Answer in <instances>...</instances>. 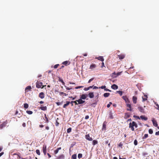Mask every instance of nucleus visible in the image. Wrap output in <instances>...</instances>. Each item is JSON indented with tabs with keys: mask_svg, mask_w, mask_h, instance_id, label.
I'll list each match as a JSON object with an SVG mask.
<instances>
[{
	"mask_svg": "<svg viewBox=\"0 0 159 159\" xmlns=\"http://www.w3.org/2000/svg\"><path fill=\"white\" fill-rule=\"evenodd\" d=\"M46 85H43L42 82H37L36 83V87L38 88H43Z\"/></svg>",
	"mask_w": 159,
	"mask_h": 159,
	"instance_id": "nucleus-1",
	"label": "nucleus"
},
{
	"mask_svg": "<svg viewBox=\"0 0 159 159\" xmlns=\"http://www.w3.org/2000/svg\"><path fill=\"white\" fill-rule=\"evenodd\" d=\"M129 126L131 128V129H134V127H135V128L137 127V125L134 121H133L132 123H130L129 124Z\"/></svg>",
	"mask_w": 159,
	"mask_h": 159,
	"instance_id": "nucleus-2",
	"label": "nucleus"
},
{
	"mask_svg": "<svg viewBox=\"0 0 159 159\" xmlns=\"http://www.w3.org/2000/svg\"><path fill=\"white\" fill-rule=\"evenodd\" d=\"M7 123L8 122L7 120L4 122L2 124L0 125V128L2 129L5 127Z\"/></svg>",
	"mask_w": 159,
	"mask_h": 159,
	"instance_id": "nucleus-3",
	"label": "nucleus"
},
{
	"mask_svg": "<svg viewBox=\"0 0 159 159\" xmlns=\"http://www.w3.org/2000/svg\"><path fill=\"white\" fill-rule=\"evenodd\" d=\"M122 98L125 101L126 104L129 103V101L126 96H123Z\"/></svg>",
	"mask_w": 159,
	"mask_h": 159,
	"instance_id": "nucleus-4",
	"label": "nucleus"
},
{
	"mask_svg": "<svg viewBox=\"0 0 159 159\" xmlns=\"http://www.w3.org/2000/svg\"><path fill=\"white\" fill-rule=\"evenodd\" d=\"M39 97L41 99L45 97L44 93L43 92L40 93L39 95Z\"/></svg>",
	"mask_w": 159,
	"mask_h": 159,
	"instance_id": "nucleus-5",
	"label": "nucleus"
},
{
	"mask_svg": "<svg viewBox=\"0 0 159 159\" xmlns=\"http://www.w3.org/2000/svg\"><path fill=\"white\" fill-rule=\"evenodd\" d=\"M126 106L127 107L129 108H127V110L129 111H132L131 106L130 104H129V103H127Z\"/></svg>",
	"mask_w": 159,
	"mask_h": 159,
	"instance_id": "nucleus-6",
	"label": "nucleus"
},
{
	"mask_svg": "<svg viewBox=\"0 0 159 159\" xmlns=\"http://www.w3.org/2000/svg\"><path fill=\"white\" fill-rule=\"evenodd\" d=\"M43 152L44 155L46 154L47 148L46 145H44L43 147Z\"/></svg>",
	"mask_w": 159,
	"mask_h": 159,
	"instance_id": "nucleus-7",
	"label": "nucleus"
},
{
	"mask_svg": "<svg viewBox=\"0 0 159 159\" xmlns=\"http://www.w3.org/2000/svg\"><path fill=\"white\" fill-rule=\"evenodd\" d=\"M85 138L87 140H88L89 141H91L93 140L92 138L90 137L89 134L86 135H85Z\"/></svg>",
	"mask_w": 159,
	"mask_h": 159,
	"instance_id": "nucleus-8",
	"label": "nucleus"
},
{
	"mask_svg": "<svg viewBox=\"0 0 159 159\" xmlns=\"http://www.w3.org/2000/svg\"><path fill=\"white\" fill-rule=\"evenodd\" d=\"M96 67V65L94 64H92L90 66L89 68L91 70H93Z\"/></svg>",
	"mask_w": 159,
	"mask_h": 159,
	"instance_id": "nucleus-9",
	"label": "nucleus"
},
{
	"mask_svg": "<svg viewBox=\"0 0 159 159\" xmlns=\"http://www.w3.org/2000/svg\"><path fill=\"white\" fill-rule=\"evenodd\" d=\"M70 63V62L69 61H63L62 63V64L65 65V66H67L69 65Z\"/></svg>",
	"mask_w": 159,
	"mask_h": 159,
	"instance_id": "nucleus-10",
	"label": "nucleus"
},
{
	"mask_svg": "<svg viewBox=\"0 0 159 159\" xmlns=\"http://www.w3.org/2000/svg\"><path fill=\"white\" fill-rule=\"evenodd\" d=\"M77 101L78 102V104H83L85 102V101L82 100V99H79L78 100H77Z\"/></svg>",
	"mask_w": 159,
	"mask_h": 159,
	"instance_id": "nucleus-11",
	"label": "nucleus"
},
{
	"mask_svg": "<svg viewBox=\"0 0 159 159\" xmlns=\"http://www.w3.org/2000/svg\"><path fill=\"white\" fill-rule=\"evenodd\" d=\"M111 88L114 90L118 88V86L115 84H113L111 86Z\"/></svg>",
	"mask_w": 159,
	"mask_h": 159,
	"instance_id": "nucleus-12",
	"label": "nucleus"
},
{
	"mask_svg": "<svg viewBox=\"0 0 159 159\" xmlns=\"http://www.w3.org/2000/svg\"><path fill=\"white\" fill-rule=\"evenodd\" d=\"M118 57L120 59H122L125 57V56L124 54H120L118 55Z\"/></svg>",
	"mask_w": 159,
	"mask_h": 159,
	"instance_id": "nucleus-13",
	"label": "nucleus"
},
{
	"mask_svg": "<svg viewBox=\"0 0 159 159\" xmlns=\"http://www.w3.org/2000/svg\"><path fill=\"white\" fill-rule=\"evenodd\" d=\"M138 109L139 111L141 112L144 113V109L142 107H138Z\"/></svg>",
	"mask_w": 159,
	"mask_h": 159,
	"instance_id": "nucleus-14",
	"label": "nucleus"
},
{
	"mask_svg": "<svg viewBox=\"0 0 159 159\" xmlns=\"http://www.w3.org/2000/svg\"><path fill=\"white\" fill-rule=\"evenodd\" d=\"M137 97L136 96H134L133 97V103L135 104L137 102Z\"/></svg>",
	"mask_w": 159,
	"mask_h": 159,
	"instance_id": "nucleus-15",
	"label": "nucleus"
},
{
	"mask_svg": "<svg viewBox=\"0 0 159 159\" xmlns=\"http://www.w3.org/2000/svg\"><path fill=\"white\" fill-rule=\"evenodd\" d=\"M87 97L86 94H83L80 97V99H85Z\"/></svg>",
	"mask_w": 159,
	"mask_h": 159,
	"instance_id": "nucleus-16",
	"label": "nucleus"
},
{
	"mask_svg": "<svg viewBox=\"0 0 159 159\" xmlns=\"http://www.w3.org/2000/svg\"><path fill=\"white\" fill-rule=\"evenodd\" d=\"M152 122L154 126H157V122L155 120L153 119L152 120Z\"/></svg>",
	"mask_w": 159,
	"mask_h": 159,
	"instance_id": "nucleus-17",
	"label": "nucleus"
},
{
	"mask_svg": "<svg viewBox=\"0 0 159 159\" xmlns=\"http://www.w3.org/2000/svg\"><path fill=\"white\" fill-rule=\"evenodd\" d=\"M64 156L63 155H61L57 157L56 159H64Z\"/></svg>",
	"mask_w": 159,
	"mask_h": 159,
	"instance_id": "nucleus-18",
	"label": "nucleus"
},
{
	"mask_svg": "<svg viewBox=\"0 0 159 159\" xmlns=\"http://www.w3.org/2000/svg\"><path fill=\"white\" fill-rule=\"evenodd\" d=\"M89 95L90 98H93L94 97L93 93V92L89 93Z\"/></svg>",
	"mask_w": 159,
	"mask_h": 159,
	"instance_id": "nucleus-19",
	"label": "nucleus"
},
{
	"mask_svg": "<svg viewBox=\"0 0 159 159\" xmlns=\"http://www.w3.org/2000/svg\"><path fill=\"white\" fill-rule=\"evenodd\" d=\"M40 108L43 111H46L47 110V107L46 106L41 107Z\"/></svg>",
	"mask_w": 159,
	"mask_h": 159,
	"instance_id": "nucleus-20",
	"label": "nucleus"
},
{
	"mask_svg": "<svg viewBox=\"0 0 159 159\" xmlns=\"http://www.w3.org/2000/svg\"><path fill=\"white\" fill-rule=\"evenodd\" d=\"M148 98L147 96L146 95H144V96L142 97V99L143 101H145L147 100Z\"/></svg>",
	"mask_w": 159,
	"mask_h": 159,
	"instance_id": "nucleus-21",
	"label": "nucleus"
},
{
	"mask_svg": "<svg viewBox=\"0 0 159 159\" xmlns=\"http://www.w3.org/2000/svg\"><path fill=\"white\" fill-rule=\"evenodd\" d=\"M70 103V102L69 101H67L66 103L64 104L63 106V108H66L67 106H68Z\"/></svg>",
	"mask_w": 159,
	"mask_h": 159,
	"instance_id": "nucleus-22",
	"label": "nucleus"
},
{
	"mask_svg": "<svg viewBox=\"0 0 159 159\" xmlns=\"http://www.w3.org/2000/svg\"><path fill=\"white\" fill-rule=\"evenodd\" d=\"M31 89V87L30 86H27L25 89V91L26 92H27V90H30Z\"/></svg>",
	"mask_w": 159,
	"mask_h": 159,
	"instance_id": "nucleus-23",
	"label": "nucleus"
},
{
	"mask_svg": "<svg viewBox=\"0 0 159 159\" xmlns=\"http://www.w3.org/2000/svg\"><path fill=\"white\" fill-rule=\"evenodd\" d=\"M140 117L142 120H146L148 119V118L147 117H145V116H140Z\"/></svg>",
	"mask_w": 159,
	"mask_h": 159,
	"instance_id": "nucleus-24",
	"label": "nucleus"
},
{
	"mask_svg": "<svg viewBox=\"0 0 159 159\" xmlns=\"http://www.w3.org/2000/svg\"><path fill=\"white\" fill-rule=\"evenodd\" d=\"M130 117V115L128 113H125V119H127V118Z\"/></svg>",
	"mask_w": 159,
	"mask_h": 159,
	"instance_id": "nucleus-25",
	"label": "nucleus"
},
{
	"mask_svg": "<svg viewBox=\"0 0 159 159\" xmlns=\"http://www.w3.org/2000/svg\"><path fill=\"white\" fill-rule=\"evenodd\" d=\"M98 60H100L102 61H103L104 60L103 57L102 56H100L98 57Z\"/></svg>",
	"mask_w": 159,
	"mask_h": 159,
	"instance_id": "nucleus-26",
	"label": "nucleus"
},
{
	"mask_svg": "<svg viewBox=\"0 0 159 159\" xmlns=\"http://www.w3.org/2000/svg\"><path fill=\"white\" fill-rule=\"evenodd\" d=\"M110 95L109 93H105L103 94V96L105 97H108Z\"/></svg>",
	"mask_w": 159,
	"mask_h": 159,
	"instance_id": "nucleus-27",
	"label": "nucleus"
},
{
	"mask_svg": "<svg viewBox=\"0 0 159 159\" xmlns=\"http://www.w3.org/2000/svg\"><path fill=\"white\" fill-rule=\"evenodd\" d=\"M77 156L76 154H74L72 156L71 159H76Z\"/></svg>",
	"mask_w": 159,
	"mask_h": 159,
	"instance_id": "nucleus-28",
	"label": "nucleus"
},
{
	"mask_svg": "<svg viewBox=\"0 0 159 159\" xmlns=\"http://www.w3.org/2000/svg\"><path fill=\"white\" fill-rule=\"evenodd\" d=\"M98 143V141L96 140H93V141L92 144L93 145L97 144Z\"/></svg>",
	"mask_w": 159,
	"mask_h": 159,
	"instance_id": "nucleus-29",
	"label": "nucleus"
},
{
	"mask_svg": "<svg viewBox=\"0 0 159 159\" xmlns=\"http://www.w3.org/2000/svg\"><path fill=\"white\" fill-rule=\"evenodd\" d=\"M116 92L119 93L120 96H122L123 94V92L121 91H116Z\"/></svg>",
	"mask_w": 159,
	"mask_h": 159,
	"instance_id": "nucleus-30",
	"label": "nucleus"
},
{
	"mask_svg": "<svg viewBox=\"0 0 159 159\" xmlns=\"http://www.w3.org/2000/svg\"><path fill=\"white\" fill-rule=\"evenodd\" d=\"M59 80L61 82L63 85H64L65 84V82L63 81V80L60 78H59Z\"/></svg>",
	"mask_w": 159,
	"mask_h": 159,
	"instance_id": "nucleus-31",
	"label": "nucleus"
},
{
	"mask_svg": "<svg viewBox=\"0 0 159 159\" xmlns=\"http://www.w3.org/2000/svg\"><path fill=\"white\" fill-rule=\"evenodd\" d=\"M24 107L26 109L28 107H29L28 105V104H27L26 103L24 104Z\"/></svg>",
	"mask_w": 159,
	"mask_h": 159,
	"instance_id": "nucleus-32",
	"label": "nucleus"
},
{
	"mask_svg": "<svg viewBox=\"0 0 159 159\" xmlns=\"http://www.w3.org/2000/svg\"><path fill=\"white\" fill-rule=\"evenodd\" d=\"M44 117L45 118V119L46 120V122L47 123H48L49 122V120L48 118L47 117L46 115V114H44Z\"/></svg>",
	"mask_w": 159,
	"mask_h": 159,
	"instance_id": "nucleus-33",
	"label": "nucleus"
},
{
	"mask_svg": "<svg viewBox=\"0 0 159 159\" xmlns=\"http://www.w3.org/2000/svg\"><path fill=\"white\" fill-rule=\"evenodd\" d=\"M26 112L29 115L32 114L33 113V112L31 111H27Z\"/></svg>",
	"mask_w": 159,
	"mask_h": 159,
	"instance_id": "nucleus-34",
	"label": "nucleus"
},
{
	"mask_svg": "<svg viewBox=\"0 0 159 159\" xmlns=\"http://www.w3.org/2000/svg\"><path fill=\"white\" fill-rule=\"evenodd\" d=\"M36 153L38 155H40V152L39 150V149H37L36 150Z\"/></svg>",
	"mask_w": 159,
	"mask_h": 159,
	"instance_id": "nucleus-35",
	"label": "nucleus"
},
{
	"mask_svg": "<svg viewBox=\"0 0 159 159\" xmlns=\"http://www.w3.org/2000/svg\"><path fill=\"white\" fill-rule=\"evenodd\" d=\"M59 94L60 95H63L65 96H66L67 95V94L66 93H64L63 92H60Z\"/></svg>",
	"mask_w": 159,
	"mask_h": 159,
	"instance_id": "nucleus-36",
	"label": "nucleus"
},
{
	"mask_svg": "<svg viewBox=\"0 0 159 159\" xmlns=\"http://www.w3.org/2000/svg\"><path fill=\"white\" fill-rule=\"evenodd\" d=\"M82 157V154L81 153H79L78 155V157L80 159Z\"/></svg>",
	"mask_w": 159,
	"mask_h": 159,
	"instance_id": "nucleus-37",
	"label": "nucleus"
},
{
	"mask_svg": "<svg viewBox=\"0 0 159 159\" xmlns=\"http://www.w3.org/2000/svg\"><path fill=\"white\" fill-rule=\"evenodd\" d=\"M109 118L110 119H113V117L111 113V112L109 114Z\"/></svg>",
	"mask_w": 159,
	"mask_h": 159,
	"instance_id": "nucleus-38",
	"label": "nucleus"
},
{
	"mask_svg": "<svg viewBox=\"0 0 159 159\" xmlns=\"http://www.w3.org/2000/svg\"><path fill=\"white\" fill-rule=\"evenodd\" d=\"M148 136V134H145L144 136L143 137V139H145L147 138Z\"/></svg>",
	"mask_w": 159,
	"mask_h": 159,
	"instance_id": "nucleus-39",
	"label": "nucleus"
},
{
	"mask_svg": "<svg viewBox=\"0 0 159 159\" xmlns=\"http://www.w3.org/2000/svg\"><path fill=\"white\" fill-rule=\"evenodd\" d=\"M106 128V124L105 122H104L102 125V129H105Z\"/></svg>",
	"mask_w": 159,
	"mask_h": 159,
	"instance_id": "nucleus-40",
	"label": "nucleus"
},
{
	"mask_svg": "<svg viewBox=\"0 0 159 159\" xmlns=\"http://www.w3.org/2000/svg\"><path fill=\"white\" fill-rule=\"evenodd\" d=\"M56 103L58 106H59L61 105L63 103V101L61 102H57Z\"/></svg>",
	"mask_w": 159,
	"mask_h": 159,
	"instance_id": "nucleus-41",
	"label": "nucleus"
},
{
	"mask_svg": "<svg viewBox=\"0 0 159 159\" xmlns=\"http://www.w3.org/2000/svg\"><path fill=\"white\" fill-rule=\"evenodd\" d=\"M116 75V72H114L111 75V77H116V76H113V75Z\"/></svg>",
	"mask_w": 159,
	"mask_h": 159,
	"instance_id": "nucleus-42",
	"label": "nucleus"
},
{
	"mask_svg": "<svg viewBox=\"0 0 159 159\" xmlns=\"http://www.w3.org/2000/svg\"><path fill=\"white\" fill-rule=\"evenodd\" d=\"M134 144L135 145H137L138 144V142L137 140L135 139L134 141Z\"/></svg>",
	"mask_w": 159,
	"mask_h": 159,
	"instance_id": "nucleus-43",
	"label": "nucleus"
},
{
	"mask_svg": "<svg viewBox=\"0 0 159 159\" xmlns=\"http://www.w3.org/2000/svg\"><path fill=\"white\" fill-rule=\"evenodd\" d=\"M106 88V86L105 85H104V86H102L101 87H99V88L101 89H105Z\"/></svg>",
	"mask_w": 159,
	"mask_h": 159,
	"instance_id": "nucleus-44",
	"label": "nucleus"
},
{
	"mask_svg": "<svg viewBox=\"0 0 159 159\" xmlns=\"http://www.w3.org/2000/svg\"><path fill=\"white\" fill-rule=\"evenodd\" d=\"M59 66V64H56L54 66V69L57 68Z\"/></svg>",
	"mask_w": 159,
	"mask_h": 159,
	"instance_id": "nucleus-45",
	"label": "nucleus"
},
{
	"mask_svg": "<svg viewBox=\"0 0 159 159\" xmlns=\"http://www.w3.org/2000/svg\"><path fill=\"white\" fill-rule=\"evenodd\" d=\"M148 154V153L146 152H143L142 153V155L143 156H147Z\"/></svg>",
	"mask_w": 159,
	"mask_h": 159,
	"instance_id": "nucleus-46",
	"label": "nucleus"
},
{
	"mask_svg": "<svg viewBox=\"0 0 159 159\" xmlns=\"http://www.w3.org/2000/svg\"><path fill=\"white\" fill-rule=\"evenodd\" d=\"M123 146V144L121 143H120L119 144H118V146L119 147H120L121 148H122V146Z\"/></svg>",
	"mask_w": 159,
	"mask_h": 159,
	"instance_id": "nucleus-47",
	"label": "nucleus"
},
{
	"mask_svg": "<svg viewBox=\"0 0 159 159\" xmlns=\"http://www.w3.org/2000/svg\"><path fill=\"white\" fill-rule=\"evenodd\" d=\"M84 87L83 86H78L75 87V89H80L82 88H83Z\"/></svg>",
	"mask_w": 159,
	"mask_h": 159,
	"instance_id": "nucleus-48",
	"label": "nucleus"
},
{
	"mask_svg": "<svg viewBox=\"0 0 159 159\" xmlns=\"http://www.w3.org/2000/svg\"><path fill=\"white\" fill-rule=\"evenodd\" d=\"M94 79V78H92L90 79L88 81V83H90L91 81H92Z\"/></svg>",
	"mask_w": 159,
	"mask_h": 159,
	"instance_id": "nucleus-49",
	"label": "nucleus"
},
{
	"mask_svg": "<svg viewBox=\"0 0 159 159\" xmlns=\"http://www.w3.org/2000/svg\"><path fill=\"white\" fill-rule=\"evenodd\" d=\"M58 151H59L57 149H56V150L54 151V153L55 154H57L58 153Z\"/></svg>",
	"mask_w": 159,
	"mask_h": 159,
	"instance_id": "nucleus-50",
	"label": "nucleus"
},
{
	"mask_svg": "<svg viewBox=\"0 0 159 159\" xmlns=\"http://www.w3.org/2000/svg\"><path fill=\"white\" fill-rule=\"evenodd\" d=\"M150 134H152L153 133V130H148Z\"/></svg>",
	"mask_w": 159,
	"mask_h": 159,
	"instance_id": "nucleus-51",
	"label": "nucleus"
},
{
	"mask_svg": "<svg viewBox=\"0 0 159 159\" xmlns=\"http://www.w3.org/2000/svg\"><path fill=\"white\" fill-rule=\"evenodd\" d=\"M59 124V123L57 121V120H56V125L57 126H58Z\"/></svg>",
	"mask_w": 159,
	"mask_h": 159,
	"instance_id": "nucleus-52",
	"label": "nucleus"
},
{
	"mask_svg": "<svg viewBox=\"0 0 159 159\" xmlns=\"http://www.w3.org/2000/svg\"><path fill=\"white\" fill-rule=\"evenodd\" d=\"M103 67H105L104 64L103 62H102V63L101 68H102Z\"/></svg>",
	"mask_w": 159,
	"mask_h": 159,
	"instance_id": "nucleus-53",
	"label": "nucleus"
},
{
	"mask_svg": "<svg viewBox=\"0 0 159 159\" xmlns=\"http://www.w3.org/2000/svg\"><path fill=\"white\" fill-rule=\"evenodd\" d=\"M89 87H88V88H85L84 89V90H85V91H88V90H89Z\"/></svg>",
	"mask_w": 159,
	"mask_h": 159,
	"instance_id": "nucleus-54",
	"label": "nucleus"
},
{
	"mask_svg": "<svg viewBox=\"0 0 159 159\" xmlns=\"http://www.w3.org/2000/svg\"><path fill=\"white\" fill-rule=\"evenodd\" d=\"M121 73V72H118L117 73V74H116V75H117L116 76H118V75H120Z\"/></svg>",
	"mask_w": 159,
	"mask_h": 159,
	"instance_id": "nucleus-55",
	"label": "nucleus"
},
{
	"mask_svg": "<svg viewBox=\"0 0 159 159\" xmlns=\"http://www.w3.org/2000/svg\"><path fill=\"white\" fill-rule=\"evenodd\" d=\"M89 116L88 115H87L85 116V119H87L89 118Z\"/></svg>",
	"mask_w": 159,
	"mask_h": 159,
	"instance_id": "nucleus-56",
	"label": "nucleus"
},
{
	"mask_svg": "<svg viewBox=\"0 0 159 159\" xmlns=\"http://www.w3.org/2000/svg\"><path fill=\"white\" fill-rule=\"evenodd\" d=\"M155 134L157 135H159V131L156 132Z\"/></svg>",
	"mask_w": 159,
	"mask_h": 159,
	"instance_id": "nucleus-57",
	"label": "nucleus"
},
{
	"mask_svg": "<svg viewBox=\"0 0 159 159\" xmlns=\"http://www.w3.org/2000/svg\"><path fill=\"white\" fill-rule=\"evenodd\" d=\"M77 100H76V101H74V103L75 104V105H77L79 104H78V103H77Z\"/></svg>",
	"mask_w": 159,
	"mask_h": 159,
	"instance_id": "nucleus-58",
	"label": "nucleus"
},
{
	"mask_svg": "<svg viewBox=\"0 0 159 159\" xmlns=\"http://www.w3.org/2000/svg\"><path fill=\"white\" fill-rule=\"evenodd\" d=\"M65 86V87L66 88V89H67V90H70V89H70V88H69V87H66V86Z\"/></svg>",
	"mask_w": 159,
	"mask_h": 159,
	"instance_id": "nucleus-59",
	"label": "nucleus"
},
{
	"mask_svg": "<svg viewBox=\"0 0 159 159\" xmlns=\"http://www.w3.org/2000/svg\"><path fill=\"white\" fill-rule=\"evenodd\" d=\"M47 155L48 157L49 158H50L51 157V155L49 153H48Z\"/></svg>",
	"mask_w": 159,
	"mask_h": 159,
	"instance_id": "nucleus-60",
	"label": "nucleus"
},
{
	"mask_svg": "<svg viewBox=\"0 0 159 159\" xmlns=\"http://www.w3.org/2000/svg\"><path fill=\"white\" fill-rule=\"evenodd\" d=\"M4 154V152H2L0 153V157Z\"/></svg>",
	"mask_w": 159,
	"mask_h": 159,
	"instance_id": "nucleus-61",
	"label": "nucleus"
},
{
	"mask_svg": "<svg viewBox=\"0 0 159 159\" xmlns=\"http://www.w3.org/2000/svg\"><path fill=\"white\" fill-rule=\"evenodd\" d=\"M155 103L156 104V106L157 107V108H158L159 107V106L158 104L156 102H155Z\"/></svg>",
	"mask_w": 159,
	"mask_h": 159,
	"instance_id": "nucleus-62",
	"label": "nucleus"
},
{
	"mask_svg": "<svg viewBox=\"0 0 159 159\" xmlns=\"http://www.w3.org/2000/svg\"><path fill=\"white\" fill-rule=\"evenodd\" d=\"M71 130H67V132L68 133H69L71 132Z\"/></svg>",
	"mask_w": 159,
	"mask_h": 159,
	"instance_id": "nucleus-63",
	"label": "nucleus"
},
{
	"mask_svg": "<svg viewBox=\"0 0 159 159\" xmlns=\"http://www.w3.org/2000/svg\"><path fill=\"white\" fill-rule=\"evenodd\" d=\"M25 125H26L25 123H23L22 124V126L24 127H25Z\"/></svg>",
	"mask_w": 159,
	"mask_h": 159,
	"instance_id": "nucleus-64",
	"label": "nucleus"
}]
</instances>
